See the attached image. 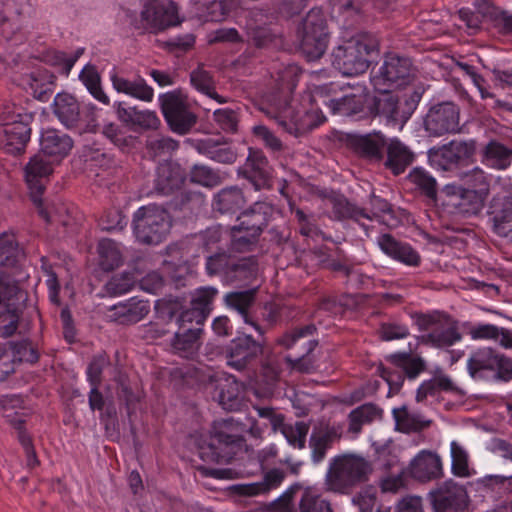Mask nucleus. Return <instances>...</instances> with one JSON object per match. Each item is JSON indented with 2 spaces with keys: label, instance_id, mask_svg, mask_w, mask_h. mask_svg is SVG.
<instances>
[{
  "label": "nucleus",
  "instance_id": "44",
  "mask_svg": "<svg viewBox=\"0 0 512 512\" xmlns=\"http://www.w3.org/2000/svg\"><path fill=\"white\" fill-rule=\"evenodd\" d=\"M463 182L467 185L466 189L478 190V203L481 202L482 197H487L489 194V181L485 172L480 168H474L462 176ZM477 204V201H476Z\"/></svg>",
  "mask_w": 512,
  "mask_h": 512
},
{
  "label": "nucleus",
  "instance_id": "48",
  "mask_svg": "<svg viewBox=\"0 0 512 512\" xmlns=\"http://www.w3.org/2000/svg\"><path fill=\"white\" fill-rule=\"evenodd\" d=\"M198 150L220 163H233L236 159L235 153L230 148L214 145L211 140L199 142Z\"/></svg>",
  "mask_w": 512,
  "mask_h": 512
},
{
  "label": "nucleus",
  "instance_id": "9",
  "mask_svg": "<svg viewBox=\"0 0 512 512\" xmlns=\"http://www.w3.org/2000/svg\"><path fill=\"white\" fill-rule=\"evenodd\" d=\"M412 73V65L409 59L396 54H388L378 73L373 76L374 88L380 93H389L393 87L406 84Z\"/></svg>",
  "mask_w": 512,
  "mask_h": 512
},
{
  "label": "nucleus",
  "instance_id": "26",
  "mask_svg": "<svg viewBox=\"0 0 512 512\" xmlns=\"http://www.w3.org/2000/svg\"><path fill=\"white\" fill-rule=\"evenodd\" d=\"M238 5L237 0H195L197 16L208 21L224 20Z\"/></svg>",
  "mask_w": 512,
  "mask_h": 512
},
{
  "label": "nucleus",
  "instance_id": "59",
  "mask_svg": "<svg viewBox=\"0 0 512 512\" xmlns=\"http://www.w3.org/2000/svg\"><path fill=\"white\" fill-rule=\"evenodd\" d=\"M150 311L147 301L132 298L127 301L126 324H133L141 321Z\"/></svg>",
  "mask_w": 512,
  "mask_h": 512
},
{
  "label": "nucleus",
  "instance_id": "13",
  "mask_svg": "<svg viewBox=\"0 0 512 512\" xmlns=\"http://www.w3.org/2000/svg\"><path fill=\"white\" fill-rule=\"evenodd\" d=\"M208 274H222L228 281L246 280L256 273L255 261L251 258L235 261L225 253L208 257L206 263Z\"/></svg>",
  "mask_w": 512,
  "mask_h": 512
},
{
  "label": "nucleus",
  "instance_id": "61",
  "mask_svg": "<svg viewBox=\"0 0 512 512\" xmlns=\"http://www.w3.org/2000/svg\"><path fill=\"white\" fill-rule=\"evenodd\" d=\"M147 147L154 156H162L176 150L178 144L168 137H155L148 140Z\"/></svg>",
  "mask_w": 512,
  "mask_h": 512
},
{
  "label": "nucleus",
  "instance_id": "56",
  "mask_svg": "<svg viewBox=\"0 0 512 512\" xmlns=\"http://www.w3.org/2000/svg\"><path fill=\"white\" fill-rule=\"evenodd\" d=\"M246 169L253 173V176H259L264 182L269 177L268 162L261 152L250 151L246 162Z\"/></svg>",
  "mask_w": 512,
  "mask_h": 512
},
{
  "label": "nucleus",
  "instance_id": "55",
  "mask_svg": "<svg viewBox=\"0 0 512 512\" xmlns=\"http://www.w3.org/2000/svg\"><path fill=\"white\" fill-rule=\"evenodd\" d=\"M488 379L495 381L509 382L512 380V359L503 355L497 354L493 368L489 374Z\"/></svg>",
  "mask_w": 512,
  "mask_h": 512
},
{
  "label": "nucleus",
  "instance_id": "27",
  "mask_svg": "<svg viewBox=\"0 0 512 512\" xmlns=\"http://www.w3.org/2000/svg\"><path fill=\"white\" fill-rule=\"evenodd\" d=\"M423 322L427 325V328H432V331L427 335V341L435 347H449L461 340L460 333L452 324H437L433 316L424 317Z\"/></svg>",
  "mask_w": 512,
  "mask_h": 512
},
{
  "label": "nucleus",
  "instance_id": "11",
  "mask_svg": "<svg viewBox=\"0 0 512 512\" xmlns=\"http://www.w3.org/2000/svg\"><path fill=\"white\" fill-rule=\"evenodd\" d=\"M314 331L315 327L313 325H307L287 332L277 339V344L285 349H291L298 343L303 347V353H301L299 357H286L287 362H289L293 370L310 372L313 369V361L309 357V354L315 349L317 343L307 338L311 336Z\"/></svg>",
  "mask_w": 512,
  "mask_h": 512
},
{
  "label": "nucleus",
  "instance_id": "51",
  "mask_svg": "<svg viewBox=\"0 0 512 512\" xmlns=\"http://www.w3.org/2000/svg\"><path fill=\"white\" fill-rule=\"evenodd\" d=\"M190 181L202 186L213 187L220 183V176L205 165L196 164L189 173Z\"/></svg>",
  "mask_w": 512,
  "mask_h": 512
},
{
  "label": "nucleus",
  "instance_id": "35",
  "mask_svg": "<svg viewBox=\"0 0 512 512\" xmlns=\"http://www.w3.org/2000/svg\"><path fill=\"white\" fill-rule=\"evenodd\" d=\"M190 82L197 91L214 99L218 103L223 104L228 101L227 98L216 92L214 78L203 66H198L191 72Z\"/></svg>",
  "mask_w": 512,
  "mask_h": 512
},
{
  "label": "nucleus",
  "instance_id": "60",
  "mask_svg": "<svg viewBox=\"0 0 512 512\" xmlns=\"http://www.w3.org/2000/svg\"><path fill=\"white\" fill-rule=\"evenodd\" d=\"M467 333L473 340H498L500 328L493 324H478L469 327Z\"/></svg>",
  "mask_w": 512,
  "mask_h": 512
},
{
  "label": "nucleus",
  "instance_id": "25",
  "mask_svg": "<svg viewBox=\"0 0 512 512\" xmlns=\"http://www.w3.org/2000/svg\"><path fill=\"white\" fill-rule=\"evenodd\" d=\"M259 352H261V347L251 336H239L231 343L228 364L240 370L245 367L249 359L256 356Z\"/></svg>",
  "mask_w": 512,
  "mask_h": 512
},
{
  "label": "nucleus",
  "instance_id": "37",
  "mask_svg": "<svg viewBox=\"0 0 512 512\" xmlns=\"http://www.w3.org/2000/svg\"><path fill=\"white\" fill-rule=\"evenodd\" d=\"M386 165L394 174L402 173L413 161V154L408 148L397 140H392L387 148Z\"/></svg>",
  "mask_w": 512,
  "mask_h": 512
},
{
  "label": "nucleus",
  "instance_id": "41",
  "mask_svg": "<svg viewBox=\"0 0 512 512\" xmlns=\"http://www.w3.org/2000/svg\"><path fill=\"white\" fill-rule=\"evenodd\" d=\"M382 410L374 404H364L349 414V430L359 433L363 424L381 419Z\"/></svg>",
  "mask_w": 512,
  "mask_h": 512
},
{
  "label": "nucleus",
  "instance_id": "5",
  "mask_svg": "<svg viewBox=\"0 0 512 512\" xmlns=\"http://www.w3.org/2000/svg\"><path fill=\"white\" fill-rule=\"evenodd\" d=\"M300 47L308 60L320 58L328 43L326 22L323 13L318 9H312L304 18L298 28Z\"/></svg>",
  "mask_w": 512,
  "mask_h": 512
},
{
  "label": "nucleus",
  "instance_id": "17",
  "mask_svg": "<svg viewBox=\"0 0 512 512\" xmlns=\"http://www.w3.org/2000/svg\"><path fill=\"white\" fill-rule=\"evenodd\" d=\"M343 140L348 148L363 158L371 161H380L383 158L386 140L380 132L368 134L347 133Z\"/></svg>",
  "mask_w": 512,
  "mask_h": 512
},
{
  "label": "nucleus",
  "instance_id": "52",
  "mask_svg": "<svg viewBox=\"0 0 512 512\" xmlns=\"http://www.w3.org/2000/svg\"><path fill=\"white\" fill-rule=\"evenodd\" d=\"M308 431V424L304 422H295L294 424H288L287 427H284L282 435L291 446L302 449L305 447Z\"/></svg>",
  "mask_w": 512,
  "mask_h": 512
},
{
  "label": "nucleus",
  "instance_id": "14",
  "mask_svg": "<svg viewBox=\"0 0 512 512\" xmlns=\"http://www.w3.org/2000/svg\"><path fill=\"white\" fill-rule=\"evenodd\" d=\"M424 126L426 132L435 137L457 132L459 130L458 107L451 102L432 107L424 119Z\"/></svg>",
  "mask_w": 512,
  "mask_h": 512
},
{
  "label": "nucleus",
  "instance_id": "62",
  "mask_svg": "<svg viewBox=\"0 0 512 512\" xmlns=\"http://www.w3.org/2000/svg\"><path fill=\"white\" fill-rule=\"evenodd\" d=\"M476 196H478V190L464 189V191L462 192V198H460V202L458 203L459 206L463 207V209L467 213H478L483 208L484 202L487 197H482L481 202L476 204V201L478 202Z\"/></svg>",
  "mask_w": 512,
  "mask_h": 512
},
{
  "label": "nucleus",
  "instance_id": "57",
  "mask_svg": "<svg viewBox=\"0 0 512 512\" xmlns=\"http://www.w3.org/2000/svg\"><path fill=\"white\" fill-rule=\"evenodd\" d=\"M333 211L337 218L351 217L356 220H359L360 218L371 219L363 209L353 206L345 198H337L333 201Z\"/></svg>",
  "mask_w": 512,
  "mask_h": 512
},
{
  "label": "nucleus",
  "instance_id": "34",
  "mask_svg": "<svg viewBox=\"0 0 512 512\" xmlns=\"http://www.w3.org/2000/svg\"><path fill=\"white\" fill-rule=\"evenodd\" d=\"M364 102V95L359 93L345 94L341 98L330 99L328 102H325V104L334 115L352 116L362 110Z\"/></svg>",
  "mask_w": 512,
  "mask_h": 512
},
{
  "label": "nucleus",
  "instance_id": "15",
  "mask_svg": "<svg viewBox=\"0 0 512 512\" xmlns=\"http://www.w3.org/2000/svg\"><path fill=\"white\" fill-rule=\"evenodd\" d=\"M407 474L420 482H430L443 476V463L440 455L431 450H421L410 461Z\"/></svg>",
  "mask_w": 512,
  "mask_h": 512
},
{
  "label": "nucleus",
  "instance_id": "1",
  "mask_svg": "<svg viewBox=\"0 0 512 512\" xmlns=\"http://www.w3.org/2000/svg\"><path fill=\"white\" fill-rule=\"evenodd\" d=\"M268 206L265 203H256L251 214H245L248 220H243L239 227H233L230 232L222 226L216 225L207 228L202 233V242L206 249L218 248V244L230 238L233 250L243 251L253 243L265 225V218L262 215Z\"/></svg>",
  "mask_w": 512,
  "mask_h": 512
},
{
  "label": "nucleus",
  "instance_id": "22",
  "mask_svg": "<svg viewBox=\"0 0 512 512\" xmlns=\"http://www.w3.org/2000/svg\"><path fill=\"white\" fill-rule=\"evenodd\" d=\"M383 94V97L378 100L379 112L396 124L403 125L410 118L418 100L408 101L405 99L400 101L394 95Z\"/></svg>",
  "mask_w": 512,
  "mask_h": 512
},
{
  "label": "nucleus",
  "instance_id": "29",
  "mask_svg": "<svg viewBox=\"0 0 512 512\" xmlns=\"http://www.w3.org/2000/svg\"><path fill=\"white\" fill-rule=\"evenodd\" d=\"M497 354L489 347L479 348L472 352L467 361V369L471 377L478 380L488 379Z\"/></svg>",
  "mask_w": 512,
  "mask_h": 512
},
{
  "label": "nucleus",
  "instance_id": "43",
  "mask_svg": "<svg viewBox=\"0 0 512 512\" xmlns=\"http://www.w3.org/2000/svg\"><path fill=\"white\" fill-rule=\"evenodd\" d=\"M98 252L100 265L104 270H112L121 263V252L117 244L110 239H103L99 242Z\"/></svg>",
  "mask_w": 512,
  "mask_h": 512
},
{
  "label": "nucleus",
  "instance_id": "24",
  "mask_svg": "<svg viewBox=\"0 0 512 512\" xmlns=\"http://www.w3.org/2000/svg\"><path fill=\"white\" fill-rule=\"evenodd\" d=\"M110 80L113 88L119 93H124L144 102H151L154 98L153 88L143 78L131 81L113 72L110 75Z\"/></svg>",
  "mask_w": 512,
  "mask_h": 512
},
{
  "label": "nucleus",
  "instance_id": "21",
  "mask_svg": "<svg viewBox=\"0 0 512 512\" xmlns=\"http://www.w3.org/2000/svg\"><path fill=\"white\" fill-rule=\"evenodd\" d=\"M218 290L212 286L200 287L191 294V311L182 313L181 322L192 321V317L201 324L212 310V304Z\"/></svg>",
  "mask_w": 512,
  "mask_h": 512
},
{
  "label": "nucleus",
  "instance_id": "40",
  "mask_svg": "<svg viewBox=\"0 0 512 512\" xmlns=\"http://www.w3.org/2000/svg\"><path fill=\"white\" fill-rule=\"evenodd\" d=\"M80 80L85 85L89 93L100 103L103 105L110 104V98L105 93L101 86V78L96 70V68L92 65H86L79 75Z\"/></svg>",
  "mask_w": 512,
  "mask_h": 512
},
{
  "label": "nucleus",
  "instance_id": "36",
  "mask_svg": "<svg viewBox=\"0 0 512 512\" xmlns=\"http://www.w3.org/2000/svg\"><path fill=\"white\" fill-rule=\"evenodd\" d=\"M200 333V328H188L184 329L183 332H177L172 341V348L175 353L184 358L192 357L199 348Z\"/></svg>",
  "mask_w": 512,
  "mask_h": 512
},
{
  "label": "nucleus",
  "instance_id": "6",
  "mask_svg": "<svg viewBox=\"0 0 512 512\" xmlns=\"http://www.w3.org/2000/svg\"><path fill=\"white\" fill-rule=\"evenodd\" d=\"M57 163L51 161L40 152L34 155L25 168L26 182L29 186L33 202L39 208V214L47 221H55L60 215V211L54 206L43 208L39 196L44 190L42 179L48 177Z\"/></svg>",
  "mask_w": 512,
  "mask_h": 512
},
{
  "label": "nucleus",
  "instance_id": "16",
  "mask_svg": "<svg viewBox=\"0 0 512 512\" xmlns=\"http://www.w3.org/2000/svg\"><path fill=\"white\" fill-rule=\"evenodd\" d=\"M248 423H240L233 418L217 421L213 425V437L222 444H236L243 440L245 433H250L253 437H259L262 430L256 425V422L248 418Z\"/></svg>",
  "mask_w": 512,
  "mask_h": 512
},
{
  "label": "nucleus",
  "instance_id": "28",
  "mask_svg": "<svg viewBox=\"0 0 512 512\" xmlns=\"http://www.w3.org/2000/svg\"><path fill=\"white\" fill-rule=\"evenodd\" d=\"M490 215L497 233L506 234L512 224V194L495 196L490 205Z\"/></svg>",
  "mask_w": 512,
  "mask_h": 512
},
{
  "label": "nucleus",
  "instance_id": "8",
  "mask_svg": "<svg viewBox=\"0 0 512 512\" xmlns=\"http://www.w3.org/2000/svg\"><path fill=\"white\" fill-rule=\"evenodd\" d=\"M179 23L176 5L167 0H144L140 19H132L136 28L163 30Z\"/></svg>",
  "mask_w": 512,
  "mask_h": 512
},
{
  "label": "nucleus",
  "instance_id": "19",
  "mask_svg": "<svg viewBox=\"0 0 512 512\" xmlns=\"http://www.w3.org/2000/svg\"><path fill=\"white\" fill-rule=\"evenodd\" d=\"M21 115L13 116L11 121H5L0 126V135L3 136L2 144L9 152H20L30 138V128Z\"/></svg>",
  "mask_w": 512,
  "mask_h": 512
},
{
  "label": "nucleus",
  "instance_id": "49",
  "mask_svg": "<svg viewBox=\"0 0 512 512\" xmlns=\"http://www.w3.org/2000/svg\"><path fill=\"white\" fill-rule=\"evenodd\" d=\"M21 254L18 242L11 233L0 235V265L12 264Z\"/></svg>",
  "mask_w": 512,
  "mask_h": 512
},
{
  "label": "nucleus",
  "instance_id": "2",
  "mask_svg": "<svg viewBox=\"0 0 512 512\" xmlns=\"http://www.w3.org/2000/svg\"><path fill=\"white\" fill-rule=\"evenodd\" d=\"M133 228L139 242L157 245L168 235L171 218L169 213L158 205L143 206L134 213Z\"/></svg>",
  "mask_w": 512,
  "mask_h": 512
},
{
  "label": "nucleus",
  "instance_id": "42",
  "mask_svg": "<svg viewBox=\"0 0 512 512\" xmlns=\"http://www.w3.org/2000/svg\"><path fill=\"white\" fill-rule=\"evenodd\" d=\"M392 413L396 429L400 432L418 431L429 425V422L424 421L420 415L409 412L406 406L394 408Z\"/></svg>",
  "mask_w": 512,
  "mask_h": 512
},
{
  "label": "nucleus",
  "instance_id": "54",
  "mask_svg": "<svg viewBox=\"0 0 512 512\" xmlns=\"http://www.w3.org/2000/svg\"><path fill=\"white\" fill-rule=\"evenodd\" d=\"M213 120L215 124L224 132L234 133L238 127V114L230 108H221L213 112Z\"/></svg>",
  "mask_w": 512,
  "mask_h": 512
},
{
  "label": "nucleus",
  "instance_id": "46",
  "mask_svg": "<svg viewBox=\"0 0 512 512\" xmlns=\"http://www.w3.org/2000/svg\"><path fill=\"white\" fill-rule=\"evenodd\" d=\"M157 182L161 190H172L182 181L179 169L170 163H163L157 169Z\"/></svg>",
  "mask_w": 512,
  "mask_h": 512
},
{
  "label": "nucleus",
  "instance_id": "18",
  "mask_svg": "<svg viewBox=\"0 0 512 512\" xmlns=\"http://www.w3.org/2000/svg\"><path fill=\"white\" fill-rule=\"evenodd\" d=\"M73 147L72 139L56 129H46L40 137V153L55 163L65 158Z\"/></svg>",
  "mask_w": 512,
  "mask_h": 512
},
{
  "label": "nucleus",
  "instance_id": "23",
  "mask_svg": "<svg viewBox=\"0 0 512 512\" xmlns=\"http://www.w3.org/2000/svg\"><path fill=\"white\" fill-rule=\"evenodd\" d=\"M377 243L380 249L392 259L408 266H418L421 257L409 244L399 242L389 234L381 235Z\"/></svg>",
  "mask_w": 512,
  "mask_h": 512
},
{
  "label": "nucleus",
  "instance_id": "31",
  "mask_svg": "<svg viewBox=\"0 0 512 512\" xmlns=\"http://www.w3.org/2000/svg\"><path fill=\"white\" fill-rule=\"evenodd\" d=\"M54 113L66 126L74 125L80 114L79 104L74 96L68 93H58L54 99Z\"/></svg>",
  "mask_w": 512,
  "mask_h": 512
},
{
  "label": "nucleus",
  "instance_id": "10",
  "mask_svg": "<svg viewBox=\"0 0 512 512\" xmlns=\"http://www.w3.org/2000/svg\"><path fill=\"white\" fill-rule=\"evenodd\" d=\"M476 151L474 141H451L428 151L429 163L437 170L448 171L471 158Z\"/></svg>",
  "mask_w": 512,
  "mask_h": 512
},
{
  "label": "nucleus",
  "instance_id": "32",
  "mask_svg": "<svg viewBox=\"0 0 512 512\" xmlns=\"http://www.w3.org/2000/svg\"><path fill=\"white\" fill-rule=\"evenodd\" d=\"M219 404L226 410H235L241 402L242 385L233 376L219 380Z\"/></svg>",
  "mask_w": 512,
  "mask_h": 512
},
{
  "label": "nucleus",
  "instance_id": "47",
  "mask_svg": "<svg viewBox=\"0 0 512 512\" xmlns=\"http://www.w3.org/2000/svg\"><path fill=\"white\" fill-rule=\"evenodd\" d=\"M452 472L459 477L470 476L467 451L456 441H452L450 445Z\"/></svg>",
  "mask_w": 512,
  "mask_h": 512
},
{
  "label": "nucleus",
  "instance_id": "20",
  "mask_svg": "<svg viewBox=\"0 0 512 512\" xmlns=\"http://www.w3.org/2000/svg\"><path fill=\"white\" fill-rule=\"evenodd\" d=\"M275 113L268 112L270 117L277 120L280 126L290 134L300 135L315 125L311 122V116L307 112H295L288 104L275 108Z\"/></svg>",
  "mask_w": 512,
  "mask_h": 512
},
{
  "label": "nucleus",
  "instance_id": "64",
  "mask_svg": "<svg viewBox=\"0 0 512 512\" xmlns=\"http://www.w3.org/2000/svg\"><path fill=\"white\" fill-rule=\"evenodd\" d=\"M108 361L105 356L99 355L92 359L87 368V378L91 386H100L101 374Z\"/></svg>",
  "mask_w": 512,
  "mask_h": 512
},
{
  "label": "nucleus",
  "instance_id": "4",
  "mask_svg": "<svg viewBox=\"0 0 512 512\" xmlns=\"http://www.w3.org/2000/svg\"><path fill=\"white\" fill-rule=\"evenodd\" d=\"M374 48L372 39L366 36L354 37L334 52L335 64L345 75L362 74L369 67V55Z\"/></svg>",
  "mask_w": 512,
  "mask_h": 512
},
{
  "label": "nucleus",
  "instance_id": "39",
  "mask_svg": "<svg viewBox=\"0 0 512 512\" xmlns=\"http://www.w3.org/2000/svg\"><path fill=\"white\" fill-rule=\"evenodd\" d=\"M242 192L237 188L221 190L214 199L213 207L220 213H235L244 205Z\"/></svg>",
  "mask_w": 512,
  "mask_h": 512
},
{
  "label": "nucleus",
  "instance_id": "63",
  "mask_svg": "<svg viewBox=\"0 0 512 512\" xmlns=\"http://www.w3.org/2000/svg\"><path fill=\"white\" fill-rule=\"evenodd\" d=\"M353 503L358 506L360 512H372L376 506V491L367 488L360 491L354 498Z\"/></svg>",
  "mask_w": 512,
  "mask_h": 512
},
{
  "label": "nucleus",
  "instance_id": "50",
  "mask_svg": "<svg viewBox=\"0 0 512 512\" xmlns=\"http://www.w3.org/2000/svg\"><path fill=\"white\" fill-rule=\"evenodd\" d=\"M225 300L228 306L237 310L243 316L244 321L249 323L247 310L254 301V291L232 292L226 295Z\"/></svg>",
  "mask_w": 512,
  "mask_h": 512
},
{
  "label": "nucleus",
  "instance_id": "12",
  "mask_svg": "<svg viewBox=\"0 0 512 512\" xmlns=\"http://www.w3.org/2000/svg\"><path fill=\"white\" fill-rule=\"evenodd\" d=\"M429 499L434 512H464L469 504L466 489L451 480L433 489Z\"/></svg>",
  "mask_w": 512,
  "mask_h": 512
},
{
  "label": "nucleus",
  "instance_id": "30",
  "mask_svg": "<svg viewBox=\"0 0 512 512\" xmlns=\"http://www.w3.org/2000/svg\"><path fill=\"white\" fill-rule=\"evenodd\" d=\"M26 300V294L9 277H0V311L17 312Z\"/></svg>",
  "mask_w": 512,
  "mask_h": 512
},
{
  "label": "nucleus",
  "instance_id": "58",
  "mask_svg": "<svg viewBox=\"0 0 512 512\" xmlns=\"http://www.w3.org/2000/svg\"><path fill=\"white\" fill-rule=\"evenodd\" d=\"M409 178L412 183L421 188L428 197L433 198L436 194V181L422 169H414Z\"/></svg>",
  "mask_w": 512,
  "mask_h": 512
},
{
  "label": "nucleus",
  "instance_id": "53",
  "mask_svg": "<svg viewBox=\"0 0 512 512\" xmlns=\"http://www.w3.org/2000/svg\"><path fill=\"white\" fill-rule=\"evenodd\" d=\"M389 360L401 368L411 378L416 377L424 368V363L420 358L412 357L406 354H396L389 356Z\"/></svg>",
  "mask_w": 512,
  "mask_h": 512
},
{
  "label": "nucleus",
  "instance_id": "7",
  "mask_svg": "<svg viewBox=\"0 0 512 512\" xmlns=\"http://www.w3.org/2000/svg\"><path fill=\"white\" fill-rule=\"evenodd\" d=\"M165 120L178 134H186L196 123V115L189 109L187 97L179 91L168 92L159 97Z\"/></svg>",
  "mask_w": 512,
  "mask_h": 512
},
{
  "label": "nucleus",
  "instance_id": "45",
  "mask_svg": "<svg viewBox=\"0 0 512 512\" xmlns=\"http://www.w3.org/2000/svg\"><path fill=\"white\" fill-rule=\"evenodd\" d=\"M300 512H334L331 503L307 489L299 501Z\"/></svg>",
  "mask_w": 512,
  "mask_h": 512
},
{
  "label": "nucleus",
  "instance_id": "38",
  "mask_svg": "<svg viewBox=\"0 0 512 512\" xmlns=\"http://www.w3.org/2000/svg\"><path fill=\"white\" fill-rule=\"evenodd\" d=\"M25 80L34 96L43 100L48 92H52L55 76L46 68L40 67L27 75Z\"/></svg>",
  "mask_w": 512,
  "mask_h": 512
},
{
  "label": "nucleus",
  "instance_id": "33",
  "mask_svg": "<svg viewBox=\"0 0 512 512\" xmlns=\"http://www.w3.org/2000/svg\"><path fill=\"white\" fill-rule=\"evenodd\" d=\"M512 150L497 141H490L483 151V163L487 166L504 170L511 165Z\"/></svg>",
  "mask_w": 512,
  "mask_h": 512
},
{
  "label": "nucleus",
  "instance_id": "3",
  "mask_svg": "<svg viewBox=\"0 0 512 512\" xmlns=\"http://www.w3.org/2000/svg\"><path fill=\"white\" fill-rule=\"evenodd\" d=\"M371 464L363 457L346 455L335 460L326 476L327 489L343 493L359 482L367 480Z\"/></svg>",
  "mask_w": 512,
  "mask_h": 512
}]
</instances>
